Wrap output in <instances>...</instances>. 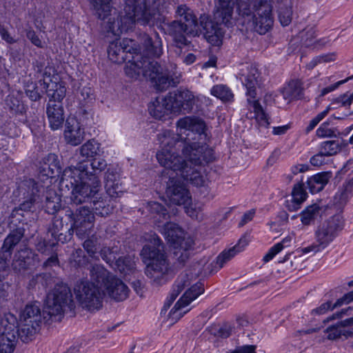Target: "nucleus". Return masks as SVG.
Segmentation results:
<instances>
[{"instance_id": "obj_1", "label": "nucleus", "mask_w": 353, "mask_h": 353, "mask_svg": "<svg viewBox=\"0 0 353 353\" xmlns=\"http://www.w3.org/2000/svg\"><path fill=\"white\" fill-rule=\"evenodd\" d=\"M179 132L185 133L187 143L183 147V157L178 155L174 147L179 143L174 134L165 130L158 135L161 149L157 154L159 163L174 172H179L182 178L196 186L205 183V176L201 174V167L214 159L212 148L199 142H191L205 137V124L201 119L185 117L176 123Z\"/></svg>"}, {"instance_id": "obj_2", "label": "nucleus", "mask_w": 353, "mask_h": 353, "mask_svg": "<svg viewBox=\"0 0 353 353\" xmlns=\"http://www.w3.org/2000/svg\"><path fill=\"white\" fill-rule=\"evenodd\" d=\"M85 170L83 164L78 168H65L61 181L70 184V200L73 204L90 203L97 215L105 216L112 212V208L102 195L101 181L99 176L88 174Z\"/></svg>"}, {"instance_id": "obj_3", "label": "nucleus", "mask_w": 353, "mask_h": 353, "mask_svg": "<svg viewBox=\"0 0 353 353\" xmlns=\"http://www.w3.org/2000/svg\"><path fill=\"white\" fill-rule=\"evenodd\" d=\"M141 256L147 263L145 274L157 285L166 283L169 276H172L173 270L163 251V243L155 234L150 235L149 242L145 244Z\"/></svg>"}, {"instance_id": "obj_4", "label": "nucleus", "mask_w": 353, "mask_h": 353, "mask_svg": "<svg viewBox=\"0 0 353 353\" xmlns=\"http://www.w3.org/2000/svg\"><path fill=\"white\" fill-rule=\"evenodd\" d=\"M237 11L243 17H251L252 26L260 34L268 32L273 26L272 6L267 0H237ZM250 20V19H248Z\"/></svg>"}, {"instance_id": "obj_5", "label": "nucleus", "mask_w": 353, "mask_h": 353, "mask_svg": "<svg viewBox=\"0 0 353 353\" xmlns=\"http://www.w3.org/2000/svg\"><path fill=\"white\" fill-rule=\"evenodd\" d=\"M176 14L181 17V21H173L165 23V30L173 37L177 45L185 46L188 40L185 34L195 37L201 31L200 26L193 12L185 5L178 6Z\"/></svg>"}, {"instance_id": "obj_6", "label": "nucleus", "mask_w": 353, "mask_h": 353, "mask_svg": "<svg viewBox=\"0 0 353 353\" xmlns=\"http://www.w3.org/2000/svg\"><path fill=\"white\" fill-rule=\"evenodd\" d=\"M123 11L125 17L132 25L139 23L141 25L154 24L159 16L161 0H124Z\"/></svg>"}, {"instance_id": "obj_7", "label": "nucleus", "mask_w": 353, "mask_h": 353, "mask_svg": "<svg viewBox=\"0 0 353 353\" xmlns=\"http://www.w3.org/2000/svg\"><path fill=\"white\" fill-rule=\"evenodd\" d=\"M90 276L103 288V294L106 292L110 297L117 301H122L127 299L130 291L128 286L103 266L92 265L90 270Z\"/></svg>"}, {"instance_id": "obj_8", "label": "nucleus", "mask_w": 353, "mask_h": 353, "mask_svg": "<svg viewBox=\"0 0 353 353\" xmlns=\"http://www.w3.org/2000/svg\"><path fill=\"white\" fill-rule=\"evenodd\" d=\"M72 299L70 288L66 285H57L48 294L44 310L43 319L46 321H60L66 308H70Z\"/></svg>"}, {"instance_id": "obj_9", "label": "nucleus", "mask_w": 353, "mask_h": 353, "mask_svg": "<svg viewBox=\"0 0 353 353\" xmlns=\"http://www.w3.org/2000/svg\"><path fill=\"white\" fill-rule=\"evenodd\" d=\"M158 228L173 246L175 259L183 265L190 258V250L193 245L192 239L185 238L183 231L174 223L164 221L158 225Z\"/></svg>"}, {"instance_id": "obj_10", "label": "nucleus", "mask_w": 353, "mask_h": 353, "mask_svg": "<svg viewBox=\"0 0 353 353\" xmlns=\"http://www.w3.org/2000/svg\"><path fill=\"white\" fill-rule=\"evenodd\" d=\"M81 279L75 283L73 292L77 301L89 311L99 310L102 306L103 288L93 281Z\"/></svg>"}, {"instance_id": "obj_11", "label": "nucleus", "mask_w": 353, "mask_h": 353, "mask_svg": "<svg viewBox=\"0 0 353 353\" xmlns=\"http://www.w3.org/2000/svg\"><path fill=\"white\" fill-rule=\"evenodd\" d=\"M42 323V316L39 303L28 304L20 314L18 324V337L23 342H28L39 332Z\"/></svg>"}, {"instance_id": "obj_12", "label": "nucleus", "mask_w": 353, "mask_h": 353, "mask_svg": "<svg viewBox=\"0 0 353 353\" xmlns=\"http://www.w3.org/2000/svg\"><path fill=\"white\" fill-rule=\"evenodd\" d=\"M66 216L72 222L70 230L75 232L81 239L88 237L92 232L94 226V215L86 206L77 208L75 212L68 210Z\"/></svg>"}, {"instance_id": "obj_13", "label": "nucleus", "mask_w": 353, "mask_h": 353, "mask_svg": "<svg viewBox=\"0 0 353 353\" xmlns=\"http://www.w3.org/2000/svg\"><path fill=\"white\" fill-rule=\"evenodd\" d=\"M344 228V219L339 214H334L321 223L314 231V238L326 248L339 235Z\"/></svg>"}, {"instance_id": "obj_14", "label": "nucleus", "mask_w": 353, "mask_h": 353, "mask_svg": "<svg viewBox=\"0 0 353 353\" xmlns=\"http://www.w3.org/2000/svg\"><path fill=\"white\" fill-rule=\"evenodd\" d=\"M148 65H150V68L145 70L144 77L154 82L158 90H163L170 85L174 86L179 83L180 74L177 72L163 74L160 65L153 60L149 61Z\"/></svg>"}, {"instance_id": "obj_15", "label": "nucleus", "mask_w": 353, "mask_h": 353, "mask_svg": "<svg viewBox=\"0 0 353 353\" xmlns=\"http://www.w3.org/2000/svg\"><path fill=\"white\" fill-rule=\"evenodd\" d=\"M138 51L134 40L125 38L121 41L115 38L110 42L108 54L110 61L116 63H121L128 59V54H132Z\"/></svg>"}, {"instance_id": "obj_16", "label": "nucleus", "mask_w": 353, "mask_h": 353, "mask_svg": "<svg viewBox=\"0 0 353 353\" xmlns=\"http://www.w3.org/2000/svg\"><path fill=\"white\" fill-rule=\"evenodd\" d=\"M204 292L203 285L201 283L192 285L180 299L176 303L170 312V319L177 321L180 319L189 310L185 308L200 294Z\"/></svg>"}, {"instance_id": "obj_17", "label": "nucleus", "mask_w": 353, "mask_h": 353, "mask_svg": "<svg viewBox=\"0 0 353 353\" xmlns=\"http://www.w3.org/2000/svg\"><path fill=\"white\" fill-rule=\"evenodd\" d=\"M239 79L243 85L246 88L248 98L255 99L256 88L259 86L261 74L258 67L255 64L243 65L239 73Z\"/></svg>"}, {"instance_id": "obj_18", "label": "nucleus", "mask_w": 353, "mask_h": 353, "mask_svg": "<svg viewBox=\"0 0 353 353\" xmlns=\"http://www.w3.org/2000/svg\"><path fill=\"white\" fill-rule=\"evenodd\" d=\"M172 105V111L178 113L183 111L184 112H190L196 101L199 100V97H195L192 92L189 90H177L173 93L168 94Z\"/></svg>"}, {"instance_id": "obj_19", "label": "nucleus", "mask_w": 353, "mask_h": 353, "mask_svg": "<svg viewBox=\"0 0 353 353\" xmlns=\"http://www.w3.org/2000/svg\"><path fill=\"white\" fill-rule=\"evenodd\" d=\"M214 19L215 22L209 20L206 16H201L199 22H198L201 28L199 34L203 33L210 43L212 46H219L222 44L224 34L220 25L223 23L215 17Z\"/></svg>"}, {"instance_id": "obj_20", "label": "nucleus", "mask_w": 353, "mask_h": 353, "mask_svg": "<svg viewBox=\"0 0 353 353\" xmlns=\"http://www.w3.org/2000/svg\"><path fill=\"white\" fill-rule=\"evenodd\" d=\"M18 331L14 324L10 323L7 319L0 322V352L12 353L15 347Z\"/></svg>"}, {"instance_id": "obj_21", "label": "nucleus", "mask_w": 353, "mask_h": 353, "mask_svg": "<svg viewBox=\"0 0 353 353\" xmlns=\"http://www.w3.org/2000/svg\"><path fill=\"white\" fill-rule=\"evenodd\" d=\"M166 194L170 202L176 205L188 204L191 200L190 192L184 185L174 177L170 178L168 183Z\"/></svg>"}, {"instance_id": "obj_22", "label": "nucleus", "mask_w": 353, "mask_h": 353, "mask_svg": "<svg viewBox=\"0 0 353 353\" xmlns=\"http://www.w3.org/2000/svg\"><path fill=\"white\" fill-rule=\"evenodd\" d=\"M141 47L138 49V52L142 56V54L150 60V57H159L162 52V42L158 34H154L153 36H150L147 34H143L141 37Z\"/></svg>"}, {"instance_id": "obj_23", "label": "nucleus", "mask_w": 353, "mask_h": 353, "mask_svg": "<svg viewBox=\"0 0 353 353\" xmlns=\"http://www.w3.org/2000/svg\"><path fill=\"white\" fill-rule=\"evenodd\" d=\"M85 134L84 128L76 118L69 117L66 120L64 139L67 143L77 146L84 140Z\"/></svg>"}, {"instance_id": "obj_24", "label": "nucleus", "mask_w": 353, "mask_h": 353, "mask_svg": "<svg viewBox=\"0 0 353 353\" xmlns=\"http://www.w3.org/2000/svg\"><path fill=\"white\" fill-rule=\"evenodd\" d=\"M132 53L131 59L130 57L127 59L128 63L125 66V73L130 78H137L140 74L144 76V72L150 68L148 62L152 61L148 58H143L139 54L138 51Z\"/></svg>"}, {"instance_id": "obj_25", "label": "nucleus", "mask_w": 353, "mask_h": 353, "mask_svg": "<svg viewBox=\"0 0 353 353\" xmlns=\"http://www.w3.org/2000/svg\"><path fill=\"white\" fill-rule=\"evenodd\" d=\"M60 172L61 168L55 154H49L40 162L39 177L41 181L52 179Z\"/></svg>"}, {"instance_id": "obj_26", "label": "nucleus", "mask_w": 353, "mask_h": 353, "mask_svg": "<svg viewBox=\"0 0 353 353\" xmlns=\"http://www.w3.org/2000/svg\"><path fill=\"white\" fill-rule=\"evenodd\" d=\"M23 235L24 230L17 228L7 236L0 251V263L6 264L10 259L13 248L21 241Z\"/></svg>"}, {"instance_id": "obj_27", "label": "nucleus", "mask_w": 353, "mask_h": 353, "mask_svg": "<svg viewBox=\"0 0 353 353\" xmlns=\"http://www.w3.org/2000/svg\"><path fill=\"white\" fill-rule=\"evenodd\" d=\"M105 187L107 193L111 197H118L124 190L117 169L108 168L105 174Z\"/></svg>"}, {"instance_id": "obj_28", "label": "nucleus", "mask_w": 353, "mask_h": 353, "mask_svg": "<svg viewBox=\"0 0 353 353\" xmlns=\"http://www.w3.org/2000/svg\"><path fill=\"white\" fill-rule=\"evenodd\" d=\"M46 113L50 127L56 130L61 128L64 121V110L62 103H57L49 100L47 104Z\"/></svg>"}, {"instance_id": "obj_29", "label": "nucleus", "mask_w": 353, "mask_h": 353, "mask_svg": "<svg viewBox=\"0 0 353 353\" xmlns=\"http://www.w3.org/2000/svg\"><path fill=\"white\" fill-rule=\"evenodd\" d=\"M168 99L170 98L168 94L163 98H157L152 101L148 106L150 115L157 119H162L165 115L173 112L172 105Z\"/></svg>"}, {"instance_id": "obj_30", "label": "nucleus", "mask_w": 353, "mask_h": 353, "mask_svg": "<svg viewBox=\"0 0 353 353\" xmlns=\"http://www.w3.org/2000/svg\"><path fill=\"white\" fill-rule=\"evenodd\" d=\"M35 256L30 249L24 245L14 256L13 269L19 272L28 269L32 264Z\"/></svg>"}, {"instance_id": "obj_31", "label": "nucleus", "mask_w": 353, "mask_h": 353, "mask_svg": "<svg viewBox=\"0 0 353 353\" xmlns=\"http://www.w3.org/2000/svg\"><path fill=\"white\" fill-rule=\"evenodd\" d=\"M43 88L46 90L49 100H52L57 103H62L63 99L66 94L65 83L63 81L56 82L50 80V83L46 82L45 80L40 81Z\"/></svg>"}, {"instance_id": "obj_32", "label": "nucleus", "mask_w": 353, "mask_h": 353, "mask_svg": "<svg viewBox=\"0 0 353 353\" xmlns=\"http://www.w3.org/2000/svg\"><path fill=\"white\" fill-rule=\"evenodd\" d=\"M234 2L232 0H218L216 10L214 17L225 26L232 24L233 19Z\"/></svg>"}, {"instance_id": "obj_33", "label": "nucleus", "mask_w": 353, "mask_h": 353, "mask_svg": "<svg viewBox=\"0 0 353 353\" xmlns=\"http://www.w3.org/2000/svg\"><path fill=\"white\" fill-rule=\"evenodd\" d=\"M248 244V240L245 237H242L234 247L230 248L228 250L223 251L216 257V264L218 266V268L221 269L223 268V265L232 259L237 253L242 252Z\"/></svg>"}, {"instance_id": "obj_34", "label": "nucleus", "mask_w": 353, "mask_h": 353, "mask_svg": "<svg viewBox=\"0 0 353 353\" xmlns=\"http://www.w3.org/2000/svg\"><path fill=\"white\" fill-rule=\"evenodd\" d=\"M113 17H110L105 28L108 33L112 34L116 38L120 36L123 32L127 31L131 28L132 24L125 17L119 19V16L114 12Z\"/></svg>"}, {"instance_id": "obj_35", "label": "nucleus", "mask_w": 353, "mask_h": 353, "mask_svg": "<svg viewBox=\"0 0 353 353\" xmlns=\"http://www.w3.org/2000/svg\"><path fill=\"white\" fill-rule=\"evenodd\" d=\"M351 301H353V290L343 295L334 303H332L331 301L322 303L320 306L312 310L311 314L312 315H323L334 308L341 306L343 304H347Z\"/></svg>"}, {"instance_id": "obj_36", "label": "nucleus", "mask_w": 353, "mask_h": 353, "mask_svg": "<svg viewBox=\"0 0 353 353\" xmlns=\"http://www.w3.org/2000/svg\"><path fill=\"white\" fill-rule=\"evenodd\" d=\"M332 176L331 172H319L307 179V187L312 193H317L324 188Z\"/></svg>"}, {"instance_id": "obj_37", "label": "nucleus", "mask_w": 353, "mask_h": 353, "mask_svg": "<svg viewBox=\"0 0 353 353\" xmlns=\"http://www.w3.org/2000/svg\"><path fill=\"white\" fill-rule=\"evenodd\" d=\"M343 321L337 323L336 325L329 326L324 332L326 339L328 340H336L341 336L349 337L353 336V327L351 325H343Z\"/></svg>"}, {"instance_id": "obj_38", "label": "nucleus", "mask_w": 353, "mask_h": 353, "mask_svg": "<svg viewBox=\"0 0 353 353\" xmlns=\"http://www.w3.org/2000/svg\"><path fill=\"white\" fill-rule=\"evenodd\" d=\"M282 95L288 101L301 99L303 95L302 82L299 79L290 81L282 90Z\"/></svg>"}, {"instance_id": "obj_39", "label": "nucleus", "mask_w": 353, "mask_h": 353, "mask_svg": "<svg viewBox=\"0 0 353 353\" xmlns=\"http://www.w3.org/2000/svg\"><path fill=\"white\" fill-rule=\"evenodd\" d=\"M307 193L303 183L295 184L292 192V200L287 201V207L290 211H296L300 208L301 204L306 199Z\"/></svg>"}, {"instance_id": "obj_40", "label": "nucleus", "mask_w": 353, "mask_h": 353, "mask_svg": "<svg viewBox=\"0 0 353 353\" xmlns=\"http://www.w3.org/2000/svg\"><path fill=\"white\" fill-rule=\"evenodd\" d=\"M197 276V273L188 274V272H185L181 274L175 282L170 293L171 301H174L176 299L185 287L190 285L192 281L196 279Z\"/></svg>"}, {"instance_id": "obj_41", "label": "nucleus", "mask_w": 353, "mask_h": 353, "mask_svg": "<svg viewBox=\"0 0 353 353\" xmlns=\"http://www.w3.org/2000/svg\"><path fill=\"white\" fill-rule=\"evenodd\" d=\"M353 143V133L348 140L324 141L321 144V151L325 156H332L340 151L342 146Z\"/></svg>"}, {"instance_id": "obj_42", "label": "nucleus", "mask_w": 353, "mask_h": 353, "mask_svg": "<svg viewBox=\"0 0 353 353\" xmlns=\"http://www.w3.org/2000/svg\"><path fill=\"white\" fill-rule=\"evenodd\" d=\"M79 150L80 155L86 159H92L103 153L101 144L94 139L88 140Z\"/></svg>"}, {"instance_id": "obj_43", "label": "nucleus", "mask_w": 353, "mask_h": 353, "mask_svg": "<svg viewBox=\"0 0 353 353\" xmlns=\"http://www.w3.org/2000/svg\"><path fill=\"white\" fill-rule=\"evenodd\" d=\"M148 210L153 215L152 218L157 225L163 223L164 221H167L170 218L167 210L158 202L149 203Z\"/></svg>"}, {"instance_id": "obj_44", "label": "nucleus", "mask_w": 353, "mask_h": 353, "mask_svg": "<svg viewBox=\"0 0 353 353\" xmlns=\"http://www.w3.org/2000/svg\"><path fill=\"white\" fill-rule=\"evenodd\" d=\"M94 10L95 14L101 20L112 17L111 0H90Z\"/></svg>"}, {"instance_id": "obj_45", "label": "nucleus", "mask_w": 353, "mask_h": 353, "mask_svg": "<svg viewBox=\"0 0 353 353\" xmlns=\"http://www.w3.org/2000/svg\"><path fill=\"white\" fill-rule=\"evenodd\" d=\"M247 101L250 108L253 110L254 117L257 123L260 125L268 126L269 125L268 118L259 101L251 98H248Z\"/></svg>"}, {"instance_id": "obj_46", "label": "nucleus", "mask_w": 353, "mask_h": 353, "mask_svg": "<svg viewBox=\"0 0 353 353\" xmlns=\"http://www.w3.org/2000/svg\"><path fill=\"white\" fill-rule=\"evenodd\" d=\"M321 208L317 204H313L306 207L300 214L301 221L304 226L313 224L316 219L319 216Z\"/></svg>"}, {"instance_id": "obj_47", "label": "nucleus", "mask_w": 353, "mask_h": 353, "mask_svg": "<svg viewBox=\"0 0 353 353\" xmlns=\"http://www.w3.org/2000/svg\"><path fill=\"white\" fill-rule=\"evenodd\" d=\"M112 267L121 274L127 275L134 271L135 268V262L130 256L119 257L116 260L114 265H112Z\"/></svg>"}, {"instance_id": "obj_48", "label": "nucleus", "mask_w": 353, "mask_h": 353, "mask_svg": "<svg viewBox=\"0 0 353 353\" xmlns=\"http://www.w3.org/2000/svg\"><path fill=\"white\" fill-rule=\"evenodd\" d=\"M80 164H83L84 166L86 167V172L90 174H95L96 176H98L97 174L103 171L108 165L107 162L104 159L97 158L96 157L91 159V161L90 163L92 172L88 171V163L84 161L78 163L76 166H69L67 167L66 168H78Z\"/></svg>"}, {"instance_id": "obj_49", "label": "nucleus", "mask_w": 353, "mask_h": 353, "mask_svg": "<svg viewBox=\"0 0 353 353\" xmlns=\"http://www.w3.org/2000/svg\"><path fill=\"white\" fill-rule=\"evenodd\" d=\"M61 198L54 191H49L46 197L45 210L47 213L54 214L61 208Z\"/></svg>"}, {"instance_id": "obj_50", "label": "nucleus", "mask_w": 353, "mask_h": 353, "mask_svg": "<svg viewBox=\"0 0 353 353\" xmlns=\"http://www.w3.org/2000/svg\"><path fill=\"white\" fill-rule=\"evenodd\" d=\"M210 93L223 102L232 101L234 99V94L231 90L223 84L214 85L210 90Z\"/></svg>"}, {"instance_id": "obj_51", "label": "nucleus", "mask_w": 353, "mask_h": 353, "mask_svg": "<svg viewBox=\"0 0 353 353\" xmlns=\"http://www.w3.org/2000/svg\"><path fill=\"white\" fill-rule=\"evenodd\" d=\"M29 184L32 187L31 197L29 200H27L21 204V209L23 210H30L32 205L36 203L39 199V193L43 191V188L42 186H39L38 183H35L34 181H30Z\"/></svg>"}, {"instance_id": "obj_52", "label": "nucleus", "mask_w": 353, "mask_h": 353, "mask_svg": "<svg viewBox=\"0 0 353 353\" xmlns=\"http://www.w3.org/2000/svg\"><path fill=\"white\" fill-rule=\"evenodd\" d=\"M291 241V237L288 236L284 238L282 241L275 244L272 246L268 252L263 256V261L265 262H268L272 260L278 253H279L284 247H286L289 245Z\"/></svg>"}, {"instance_id": "obj_53", "label": "nucleus", "mask_w": 353, "mask_h": 353, "mask_svg": "<svg viewBox=\"0 0 353 353\" xmlns=\"http://www.w3.org/2000/svg\"><path fill=\"white\" fill-rule=\"evenodd\" d=\"M350 196V191L347 185L340 188L335 194L333 203L338 208H341L347 203Z\"/></svg>"}, {"instance_id": "obj_54", "label": "nucleus", "mask_w": 353, "mask_h": 353, "mask_svg": "<svg viewBox=\"0 0 353 353\" xmlns=\"http://www.w3.org/2000/svg\"><path fill=\"white\" fill-rule=\"evenodd\" d=\"M62 228L63 223L61 220L56 219L53 221L52 226L49 229V232L52 238L63 243L65 241V236H63V234L60 232Z\"/></svg>"}, {"instance_id": "obj_55", "label": "nucleus", "mask_w": 353, "mask_h": 353, "mask_svg": "<svg viewBox=\"0 0 353 353\" xmlns=\"http://www.w3.org/2000/svg\"><path fill=\"white\" fill-rule=\"evenodd\" d=\"M291 8H281L279 10V19L283 26H288L292 21Z\"/></svg>"}, {"instance_id": "obj_56", "label": "nucleus", "mask_w": 353, "mask_h": 353, "mask_svg": "<svg viewBox=\"0 0 353 353\" xmlns=\"http://www.w3.org/2000/svg\"><path fill=\"white\" fill-rule=\"evenodd\" d=\"M86 259L83 251L79 248L75 250L70 256L71 263H74V265L81 266L85 263Z\"/></svg>"}, {"instance_id": "obj_57", "label": "nucleus", "mask_w": 353, "mask_h": 353, "mask_svg": "<svg viewBox=\"0 0 353 353\" xmlns=\"http://www.w3.org/2000/svg\"><path fill=\"white\" fill-rule=\"evenodd\" d=\"M301 37L303 44L310 46L313 43V39L316 37L315 30L312 28L307 29L301 33Z\"/></svg>"}, {"instance_id": "obj_58", "label": "nucleus", "mask_w": 353, "mask_h": 353, "mask_svg": "<svg viewBox=\"0 0 353 353\" xmlns=\"http://www.w3.org/2000/svg\"><path fill=\"white\" fill-rule=\"evenodd\" d=\"M316 135L319 137H332L334 136V131L329 128V124L327 122L322 123L320 127L316 130Z\"/></svg>"}, {"instance_id": "obj_59", "label": "nucleus", "mask_w": 353, "mask_h": 353, "mask_svg": "<svg viewBox=\"0 0 353 353\" xmlns=\"http://www.w3.org/2000/svg\"><path fill=\"white\" fill-rule=\"evenodd\" d=\"M100 254L103 260H104L107 263H109L111 266H112V263L115 260L116 257L114 256V252L110 248H103L100 252Z\"/></svg>"}, {"instance_id": "obj_60", "label": "nucleus", "mask_w": 353, "mask_h": 353, "mask_svg": "<svg viewBox=\"0 0 353 353\" xmlns=\"http://www.w3.org/2000/svg\"><path fill=\"white\" fill-rule=\"evenodd\" d=\"M325 249L322 245H320L319 242L313 243L309 246L301 248V252L303 254H307L312 252L316 254Z\"/></svg>"}, {"instance_id": "obj_61", "label": "nucleus", "mask_w": 353, "mask_h": 353, "mask_svg": "<svg viewBox=\"0 0 353 353\" xmlns=\"http://www.w3.org/2000/svg\"><path fill=\"white\" fill-rule=\"evenodd\" d=\"M0 35L3 40L9 44H12L17 42V40L12 37L6 27L0 24Z\"/></svg>"}, {"instance_id": "obj_62", "label": "nucleus", "mask_w": 353, "mask_h": 353, "mask_svg": "<svg viewBox=\"0 0 353 353\" xmlns=\"http://www.w3.org/2000/svg\"><path fill=\"white\" fill-rule=\"evenodd\" d=\"M336 102L341 103L343 106H349L353 101V92L345 93L341 95L336 99Z\"/></svg>"}, {"instance_id": "obj_63", "label": "nucleus", "mask_w": 353, "mask_h": 353, "mask_svg": "<svg viewBox=\"0 0 353 353\" xmlns=\"http://www.w3.org/2000/svg\"><path fill=\"white\" fill-rule=\"evenodd\" d=\"M83 246L90 256H92L96 253V241L93 239H86L83 242Z\"/></svg>"}, {"instance_id": "obj_64", "label": "nucleus", "mask_w": 353, "mask_h": 353, "mask_svg": "<svg viewBox=\"0 0 353 353\" xmlns=\"http://www.w3.org/2000/svg\"><path fill=\"white\" fill-rule=\"evenodd\" d=\"M232 331V328L231 325L224 324L218 329L216 334L218 336L225 339L231 335Z\"/></svg>"}]
</instances>
